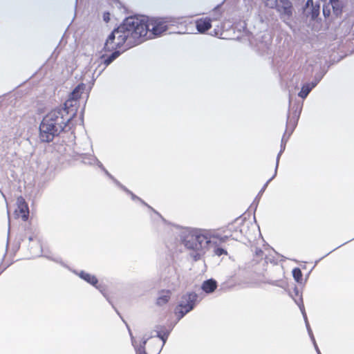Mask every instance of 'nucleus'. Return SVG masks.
Here are the masks:
<instances>
[{
  "label": "nucleus",
  "instance_id": "1",
  "mask_svg": "<svg viewBox=\"0 0 354 354\" xmlns=\"http://www.w3.org/2000/svg\"><path fill=\"white\" fill-rule=\"evenodd\" d=\"M171 232L180 238V243L189 251L194 261L201 259L208 250L212 238H220L215 230L172 225Z\"/></svg>",
  "mask_w": 354,
  "mask_h": 354
},
{
  "label": "nucleus",
  "instance_id": "2",
  "mask_svg": "<svg viewBox=\"0 0 354 354\" xmlns=\"http://www.w3.org/2000/svg\"><path fill=\"white\" fill-rule=\"evenodd\" d=\"M138 19L136 17H129L125 19L122 24L114 29L109 35L104 46L105 51H112L121 48L125 44V49H129L143 41L141 39V32L143 28L138 27Z\"/></svg>",
  "mask_w": 354,
  "mask_h": 354
},
{
  "label": "nucleus",
  "instance_id": "3",
  "mask_svg": "<svg viewBox=\"0 0 354 354\" xmlns=\"http://www.w3.org/2000/svg\"><path fill=\"white\" fill-rule=\"evenodd\" d=\"M75 116L73 109L68 110L62 106L52 109L43 118L42 121L63 132L67 131V127L71 128L70 122Z\"/></svg>",
  "mask_w": 354,
  "mask_h": 354
},
{
  "label": "nucleus",
  "instance_id": "4",
  "mask_svg": "<svg viewBox=\"0 0 354 354\" xmlns=\"http://www.w3.org/2000/svg\"><path fill=\"white\" fill-rule=\"evenodd\" d=\"M138 19V24L136 25V28L142 26L143 32H141V39H143L147 34L148 31H151L154 35L158 36L167 29L166 21L162 19L151 18L147 17L141 16L140 17H136Z\"/></svg>",
  "mask_w": 354,
  "mask_h": 354
},
{
  "label": "nucleus",
  "instance_id": "5",
  "mask_svg": "<svg viewBox=\"0 0 354 354\" xmlns=\"http://www.w3.org/2000/svg\"><path fill=\"white\" fill-rule=\"evenodd\" d=\"M198 298V295L194 292H188L182 295L174 310L178 321L194 308Z\"/></svg>",
  "mask_w": 354,
  "mask_h": 354
},
{
  "label": "nucleus",
  "instance_id": "6",
  "mask_svg": "<svg viewBox=\"0 0 354 354\" xmlns=\"http://www.w3.org/2000/svg\"><path fill=\"white\" fill-rule=\"evenodd\" d=\"M62 131L50 125L41 121L39 125V139L43 142H50L58 136Z\"/></svg>",
  "mask_w": 354,
  "mask_h": 354
},
{
  "label": "nucleus",
  "instance_id": "7",
  "mask_svg": "<svg viewBox=\"0 0 354 354\" xmlns=\"http://www.w3.org/2000/svg\"><path fill=\"white\" fill-rule=\"evenodd\" d=\"M276 10L279 12L281 19L288 24L293 11L292 2L290 0H279Z\"/></svg>",
  "mask_w": 354,
  "mask_h": 354
},
{
  "label": "nucleus",
  "instance_id": "8",
  "mask_svg": "<svg viewBox=\"0 0 354 354\" xmlns=\"http://www.w3.org/2000/svg\"><path fill=\"white\" fill-rule=\"evenodd\" d=\"M85 88V86L84 84H79L75 88L71 93L68 99L64 102V106L68 110H74L75 115H76L77 107V100L80 97L82 93H83Z\"/></svg>",
  "mask_w": 354,
  "mask_h": 354
},
{
  "label": "nucleus",
  "instance_id": "9",
  "mask_svg": "<svg viewBox=\"0 0 354 354\" xmlns=\"http://www.w3.org/2000/svg\"><path fill=\"white\" fill-rule=\"evenodd\" d=\"M333 10V15L336 17L340 16L342 13L343 3L341 0H329L327 4L323 6V14L324 16L329 17L331 15L330 10Z\"/></svg>",
  "mask_w": 354,
  "mask_h": 354
},
{
  "label": "nucleus",
  "instance_id": "10",
  "mask_svg": "<svg viewBox=\"0 0 354 354\" xmlns=\"http://www.w3.org/2000/svg\"><path fill=\"white\" fill-rule=\"evenodd\" d=\"M228 236H221L220 234V238H212L211 242L213 244H209V250H212L213 254L216 256L220 257L223 254H227V251L220 247V244L222 243H225L227 241Z\"/></svg>",
  "mask_w": 354,
  "mask_h": 354
},
{
  "label": "nucleus",
  "instance_id": "11",
  "mask_svg": "<svg viewBox=\"0 0 354 354\" xmlns=\"http://www.w3.org/2000/svg\"><path fill=\"white\" fill-rule=\"evenodd\" d=\"M127 326L128 328L129 335L131 337V344H132L133 346L135 348L136 354H147V352H146V350H145V346H146V344H147V343L148 342V338L147 337H145L143 336L142 338V340H141V342L140 343V344L138 345L137 342H136V339L134 338V337L132 335L131 329L129 328L128 325H127ZM160 351H161V349H157V353L156 354H159Z\"/></svg>",
  "mask_w": 354,
  "mask_h": 354
},
{
  "label": "nucleus",
  "instance_id": "12",
  "mask_svg": "<svg viewBox=\"0 0 354 354\" xmlns=\"http://www.w3.org/2000/svg\"><path fill=\"white\" fill-rule=\"evenodd\" d=\"M17 209L16 212H19V216L20 215L24 221H26L29 216V209L28 205L21 196L18 197L17 200Z\"/></svg>",
  "mask_w": 354,
  "mask_h": 354
},
{
  "label": "nucleus",
  "instance_id": "13",
  "mask_svg": "<svg viewBox=\"0 0 354 354\" xmlns=\"http://www.w3.org/2000/svg\"><path fill=\"white\" fill-rule=\"evenodd\" d=\"M298 107L295 109V111L292 113V116H288L287 123H286V131L290 132V134H292L293 132L299 118V115L301 113V107L299 108V110L297 111Z\"/></svg>",
  "mask_w": 354,
  "mask_h": 354
},
{
  "label": "nucleus",
  "instance_id": "14",
  "mask_svg": "<svg viewBox=\"0 0 354 354\" xmlns=\"http://www.w3.org/2000/svg\"><path fill=\"white\" fill-rule=\"evenodd\" d=\"M73 272L93 286H96V284L98 283V279L93 274H89L83 270H73Z\"/></svg>",
  "mask_w": 354,
  "mask_h": 354
},
{
  "label": "nucleus",
  "instance_id": "15",
  "mask_svg": "<svg viewBox=\"0 0 354 354\" xmlns=\"http://www.w3.org/2000/svg\"><path fill=\"white\" fill-rule=\"evenodd\" d=\"M212 19L209 17L201 18L196 21L197 30L201 33H204L212 27Z\"/></svg>",
  "mask_w": 354,
  "mask_h": 354
},
{
  "label": "nucleus",
  "instance_id": "16",
  "mask_svg": "<svg viewBox=\"0 0 354 354\" xmlns=\"http://www.w3.org/2000/svg\"><path fill=\"white\" fill-rule=\"evenodd\" d=\"M81 158L84 164L89 165H96L98 167H102V162L92 154L83 153L81 155Z\"/></svg>",
  "mask_w": 354,
  "mask_h": 354
},
{
  "label": "nucleus",
  "instance_id": "17",
  "mask_svg": "<svg viewBox=\"0 0 354 354\" xmlns=\"http://www.w3.org/2000/svg\"><path fill=\"white\" fill-rule=\"evenodd\" d=\"M217 288V282L213 279H207L202 283L201 289L207 294L212 293Z\"/></svg>",
  "mask_w": 354,
  "mask_h": 354
},
{
  "label": "nucleus",
  "instance_id": "18",
  "mask_svg": "<svg viewBox=\"0 0 354 354\" xmlns=\"http://www.w3.org/2000/svg\"><path fill=\"white\" fill-rule=\"evenodd\" d=\"M170 297V290H162L160 291L157 298L156 304L160 306L166 304L169 301Z\"/></svg>",
  "mask_w": 354,
  "mask_h": 354
},
{
  "label": "nucleus",
  "instance_id": "19",
  "mask_svg": "<svg viewBox=\"0 0 354 354\" xmlns=\"http://www.w3.org/2000/svg\"><path fill=\"white\" fill-rule=\"evenodd\" d=\"M316 86V82L306 83L301 87V91L298 95L302 99H305L313 88Z\"/></svg>",
  "mask_w": 354,
  "mask_h": 354
},
{
  "label": "nucleus",
  "instance_id": "20",
  "mask_svg": "<svg viewBox=\"0 0 354 354\" xmlns=\"http://www.w3.org/2000/svg\"><path fill=\"white\" fill-rule=\"evenodd\" d=\"M120 54L121 52L120 50H115L108 57H105L104 55H102L101 59H103L104 68L111 64Z\"/></svg>",
  "mask_w": 354,
  "mask_h": 354
},
{
  "label": "nucleus",
  "instance_id": "21",
  "mask_svg": "<svg viewBox=\"0 0 354 354\" xmlns=\"http://www.w3.org/2000/svg\"><path fill=\"white\" fill-rule=\"evenodd\" d=\"M299 308L302 313V315L304 316V320H305V322H306V328L308 330V335L313 343V344H315V339L314 337V335L313 334V332H312V330L310 327V325L308 324V319H307V316H306V312H305V310H304V305L303 304H301V305L299 304Z\"/></svg>",
  "mask_w": 354,
  "mask_h": 354
},
{
  "label": "nucleus",
  "instance_id": "22",
  "mask_svg": "<svg viewBox=\"0 0 354 354\" xmlns=\"http://www.w3.org/2000/svg\"><path fill=\"white\" fill-rule=\"evenodd\" d=\"M159 328H160V326H157L156 327L155 332L156 333V337H158V338H160L162 341V345L161 346V348H162V346L166 343V341H167V339L168 338V336L169 335L170 331L169 330H166V331L162 332V333L160 331L158 330Z\"/></svg>",
  "mask_w": 354,
  "mask_h": 354
},
{
  "label": "nucleus",
  "instance_id": "23",
  "mask_svg": "<svg viewBox=\"0 0 354 354\" xmlns=\"http://www.w3.org/2000/svg\"><path fill=\"white\" fill-rule=\"evenodd\" d=\"M292 276L297 283H301L302 272L299 268H295L292 270Z\"/></svg>",
  "mask_w": 354,
  "mask_h": 354
},
{
  "label": "nucleus",
  "instance_id": "24",
  "mask_svg": "<svg viewBox=\"0 0 354 354\" xmlns=\"http://www.w3.org/2000/svg\"><path fill=\"white\" fill-rule=\"evenodd\" d=\"M311 8V17L313 19H315L319 14L320 6L319 4H313L310 7Z\"/></svg>",
  "mask_w": 354,
  "mask_h": 354
},
{
  "label": "nucleus",
  "instance_id": "25",
  "mask_svg": "<svg viewBox=\"0 0 354 354\" xmlns=\"http://www.w3.org/2000/svg\"><path fill=\"white\" fill-rule=\"evenodd\" d=\"M285 148H286V143L281 142V149L277 155V160H276L275 174H277V169H278V166H279V159H280V157H281L282 153L285 150Z\"/></svg>",
  "mask_w": 354,
  "mask_h": 354
},
{
  "label": "nucleus",
  "instance_id": "26",
  "mask_svg": "<svg viewBox=\"0 0 354 354\" xmlns=\"http://www.w3.org/2000/svg\"><path fill=\"white\" fill-rule=\"evenodd\" d=\"M265 6L270 8H276L279 0H263Z\"/></svg>",
  "mask_w": 354,
  "mask_h": 354
},
{
  "label": "nucleus",
  "instance_id": "27",
  "mask_svg": "<svg viewBox=\"0 0 354 354\" xmlns=\"http://www.w3.org/2000/svg\"><path fill=\"white\" fill-rule=\"evenodd\" d=\"M128 194H129L131 196V198L133 201H139L142 204H143L145 205H147V204L144 201H142L140 198H139L138 196L135 195L132 192H131V193H129Z\"/></svg>",
  "mask_w": 354,
  "mask_h": 354
},
{
  "label": "nucleus",
  "instance_id": "28",
  "mask_svg": "<svg viewBox=\"0 0 354 354\" xmlns=\"http://www.w3.org/2000/svg\"><path fill=\"white\" fill-rule=\"evenodd\" d=\"M96 289H97L104 297L106 298V299L109 301V302L111 304V301H109V298L107 297V295L104 291V288L101 285L96 284V286H94Z\"/></svg>",
  "mask_w": 354,
  "mask_h": 354
},
{
  "label": "nucleus",
  "instance_id": "29",
  "mask_svg": "<svg viewBox=\"0 0 354 354\" xmlns=\"http://www.w3.org/2000/svg\"><path fill=\"white\" fill-rule=\"evenodd\" d=\"M277 174H275V173L274 174V175L272 176V177H271L266 183V184L263 185V187H262V189L260 190L259 193V195H261L262 194L264 191L266 190L268 185L269 184V183L272 180V179L276 176Z\"/></svg>",
  "mask_w": 354,
  "mask_h": 354
},
{
  "label": "nucleus",
  "instance_id": "30",
  "mask_svg": "<svg viewBox=\"0 0 354 354\" xmlns=\"http://www.w3.org/2000/svg\"><path fill=\"white\" fill-rule=\"evenodd\" d=\"M291 134H290V132L286 131L285 133L283 134V137H282V139H281V142L282 143H286L287 142L289 137L290 136Z\"/></svg>",
  "mask_w": 354,
  "mask_h": 354
},
{
  "label": "nucleus",
  "instance_id": "31",
  "mask_svg": "<svg viewBox=\"0 0 354 354\" xmlns=\"http://www.w3.org/2000/svg\"><path fill=\"white\" fill-rule=\"evenodd\" d=\"M263 254V252L261 249L256 248L255 255L257 256V257L262 259Z\"/></svg>",
  "mask_w": 354,
  "mask_h": 354
},
{
  "label": "nucleus",
  "instance_id": "32",
  "mask_svg": "<svg viewBox=\"0 0 354 354\" xmlns=\"http://www.w3.org/2000/svg\"><path fill=\"white\" fill-rule=\"evenodd\" d=\"M154 333H156V332H155V330H154V331H151V332H150V333H146V334H145L143 336H144L145 337H147V338H148V341H149L151 338H153V337H156V334H153Z\"/></svg>",
  "mask_w": 354,
  "mask_h": 354
},
{
  "label": "nucleus",
  "instance_id": "33",
  "mask_svg": "<svg viewBox=\"0 0 354 354\" xmlns=\"http://www.w3.org/2000/svg\"><path fill=\"white\" fill-rule=\"evenodd\" d=\"M104 174L111 179H113V176L105 169V167L102 165V167H100Z\"/></svg>",
  "mask_w": 354,
  "mask_h": 354
},
{
  "label": "nucleus",
  "instance_id": "34",
  "mask_svg": "<svg viewBox=\"0 0 354 354\" xmlns=\"http://www.w3.org/2000/svg\"><path fill=\"white\" fill-rule=\"evenodd\" d=\"M313 4H314V3H313V0H307L306 5H305V8L306 9L308 8H310L312 6H313Z\"/></svg>",
  "mask_w": 354,
  "mask_h": 354
},
{
  "label": "nucleus",
  "instance_id": "35",
  "mask_svg": "<svg viewBox=\"0 0 354 354\" xmlns=\"http://www.w3.org/2000/svg\"><path fill=\"white\" fill-rule=\"evenodd\" d=\"M46 258H48V259H50V260H52V261H55V262H57V263H62V262H61V261H60L59 258H58V257H57V258H53V257H50V256H46Z\"/></svg>",
  "mask_w": 354,
  "mask_h": 354
},
{
  "label": "nucleus",
  "instance_id": "36",
  "mask_svg": "<svg viewBox=\"0 0 354 354\" xmlns=\"http://www.w3.org/2000/svg\"><path fill=\"white\" fill-rule=\"evenodd\" d=\"M109 12H105L103 15V19L104 21L106 22H109V21L110 20V18H109Z\"/></svg>",
  "mask_w": 354,
  "mask_h": 354
},
{
  "label": "nucleus",
  "instance_id": "37",
  "mask_svg": "<svg viewBox=\"0 0 354 354\" xmlns=\"http://www.w3.org/2000/svg\"><path fill=\"white\" fill-rule=\"evenodd\" d=\"M123 191H124L127 194L131 193V191L128 189L125 186L122 185V186L120 187Z\"/></svg>",
  "mask_w": 354,
  "mask_h": 354
},
{
  "label": "nucleus",
  "instance_id": "38",
  "mask_svg": "<svg viewBox=\"0 0 354 354\" xmlns=\"http://www.w3.org/2000/svg\"><path fill=\"white\" fill-rule=\"evenodd\" d=\"M111 180H112L113 181V183H114L117 186H118L119 187H120V186H122V184H121V183H120L117 179H115L114 177H113V179H111Z\"/></svg>",
  "mask_w": 354,
  "mask_h": 354
},
{
  "label": "nucleus",
  "instance_id": "39",
  "mask_svg": "<svg viewBox=\"0 0 354 354\" xmlns=\"http://www.w3.org/2000/svg\"><path fill=\"white\" fill-rule=\"evenodd\" d=\"M321 79H322V76H320V77L315 76V80L313 81L312 82H316V85H317Z\"/></svg>",
  "mask_w": 354,
  "mask_h": 354
},
{
  "label": "nucleus",
  "instance_id": "40",
  "mask_svg": "<svg viewBox=\"0 0 354 354\" xmlns=\"http://www.w3.org/2000/svg\"><path fill=\"white\" fill-rule=\"evenodd\" d=\"M314 346H315V348L317 354H322L320 351H319V348H318V346H317V345L316 342H315V344H314Z\"/></svg>",
  "mask_w": 354,
  "mask_h": 354
},
{
  "label": "nucleus",
  "instance_id": "41",
  "mask_svg": "<svg viewBox=\"0 0 354 354\" xmlns=\"http://www.w3.org/2000/svg\"><path fill=\"white\" fill-rule=\"evenodd\" d=\"M270 283L272 284V285H274V286H277V281L270 282Z\"/></svg>",
  "mask_w": 354,
  "mask_h": 354
},
{
  "label": "nucleus",
  "instance_id": "42",
  "mask_svg": "<svg viewBox=\"0 0 354 354\" xmlns=\"http://www.w3.org/2000/svg\"><path fill=\"white\" fill-rule=\"evenodd\" d=\"M149 208L151 209L153 212H156V210L154 209H152L151 207H150L149 205H147Z\"/></svg>",
  "mask_w": 354,
  "mask_h": 354
},
{
  "label": "nucleus",
  "instance_id": "43",
  "mask_svg": "<svg viewBox=\"0 0 354 354\" xmlns=\"http://www.w3.org/2000/svg\"><path fill=\"white\" fill-rule=\"evenodd\" d=\"M149 208L151 209L153 212H156V210L154 209H152L151 207H150L149 205H147Z\"/></svg>",
  "mask_w": 354,
  "mask_h": 354
},
{
  "label": "nucleus",
  "instance_id": "44",
  "mask_svg": "<svg viewBox=\"0 0 354 354\" xmlns=\"http://www.w3.org/2000/svg\"><path fill=\"white\" fill-rule=\"evenodd\" d=\"M149 208L151 209L153 212H156V210L154 209H152L151 207H150L149 205H147Z\"/></svg>",
  "mask_w": 354,
  "mask_h": 354
},
{
  "label": "nucleus",
  "instance_id": "45",
  "mask_svg": "<svg viewBox=\"0 0 354 354\" xmlns=\"http://www.w3.org/2000/svg\"><path fill=\"white\" fill-rule=\"evenodd\" d=\"M218 19V17L214 18V20H217Z\"/></svg>",
  "mask_w": 354,
  "mask_h": 354
},
{
  "label": "nucleus",
  "instance_id": "46",
  "mask_svg": "<svg viewBox=\"0 0 354 354\" xmlns=\"http://www.w3.org/2000/svg\"><path fill=\"white\" fill-rule=\"evenodd\" d=\"M259 194H258V196H257V198H255V200H257V198H259Z\"/></svg>",
  "mask_w": 354,
  "mask_h": 354
},
{
  "label": "nucleus",
  "instance_id": "47",
  "mask_svg": "<svg viewBox=\"0 0 354 354\" xmlns=\"http://www.w3.org/2000/svg\"><path fill=\"white\" fill-rule=\"evenodd\" d=\"M259 194H258V196H257V198H255V200H257V198H259Z\"/></svg>",
  "mask_w": 354,
  "mask_h": 354
},
{
  "label": "nucleus",
  "instance_id": "48",
  "mask_svg": "<svg viewBox=\"0 0 354 354\" xmlns=\"http://www.w3.org/2000/svg\"><path fill=\"white\" fill-rule=\"evenodd\" d=\"M322 1H326V0H322Z\"/></svg>",
  "mask_w": 354,
  "mask_h": 354
},
{
  "label": "nucleus",
  "instance_id": "49",
  "mask_svg": "<svg viewBox=\"0 0 354 354\" xmlns=\"http://www.w3.org/2000/svg\"><path fill=\"white\" fill-rule=\"evenodd\" d=\"M2 272H3V270L0 272V274H1Z\"/></svg>",
  "mask_w": 354,
  "mask_h": 354
}]
</instances>
